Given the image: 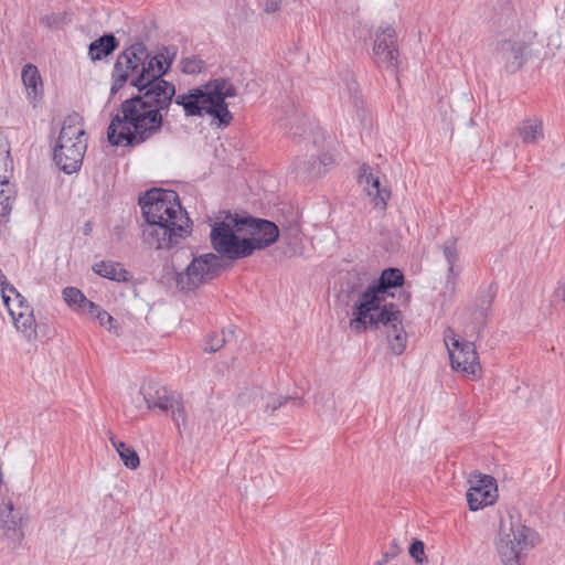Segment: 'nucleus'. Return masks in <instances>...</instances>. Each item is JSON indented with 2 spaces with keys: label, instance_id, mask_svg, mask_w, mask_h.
<instances>
[{
  "label": "nucleus",
  "instance_id": "obj_30",
  "mask_svg": "<svg viewBox=\"0 0 565 565\" xmlns=\"http://www.w3.org/2000/svg\"><path fill=\"white\" fill-rule=\"evenodd\" d=\"M227 342L225 330L212 333L204 345V351L214 353L218 351Z\"/></svg>",
  "mask_w": 565,
  "mask_h": 565
},
{
  "label": "nucleus",
  "instance_id": "obj_9",
  "mask_svg": "<svg viewBox=\"0 0 565 565\" xmlns=\"http://www.w3.org/2000/svg\"><path fill=\"white\" fill-rule=\"evenodd\" d=\"M2 300L17 330L29 341L35 339L36 323L34 312L26 299L17 290L15 287H10L3 288Z\"/></svg>",
  "mask_w": 565,
  "mask_h": 565
},
{
  "label": "nucleus",
  "instance_id": "obj_2",
  "mask_svg": "<svg viewBox=\"0 0 565 565\" xmlns=\"http://www.w3.org/2000/svg\"><path fill=\"white\" fill-rule=\"evenodd\" d=\"M404 284V275L398 268H386L379 279L359 294L352 310L350 328L362 333L367 329L383 330L390 350L401 355L407 343V335L402 323L401 311L393 303H383L392 288Z\"/></svg>",
  "mask_w": 565,
  "mask_h": 565
},
{
  "label": "nucleus",
  "instance_id": "obj_26",
  "mask_svg": "<svg viewBox=\"0 0 565 565\" xmlns=\"http://www.w3.org/2000/svg\"><path fill=\"white\" fill-rule=\"evenodd\" d=\"M14 189L10 182L6 185H0V215L9 216L14 201Z\"/></svg>",
  "mask_w": 565,
  "mask_h": 565
},
{
  "label": "nucleus",
  "instance_id": "obj_36",
  "mask_svg": "<svg viewBox=\"0 0 565 565\" xmlns=\"http://www.w3.org/2000/svg\"><path fill=\"white\" fill-rule=\"evenodd\" d=\"M282 0H264V10L267 13H274L280 9Z\"/></svg>",
  "mask_w": 565,
  "mask_h": 565
},
{
  "label": "nucleus",
  "instance_id": "obj_37",
  "mask_svg": "<svg viewBox=\"0 0 565 565\" xmlns=\"http://www.w3.org/2000/svg\"><path fill=\"white\" fill-rule=\"evenodd\" d=\"M316 162H318V166L326 171V168L333 163V158L330 154H322L320 157H317Z\"/></svg>",
  "mask_w": 565,
  "mask_h": 565
},
{
  "label": "nucleus",
  "instance_id": "obj_40",
  "mask_svg": "<svg viewBox=\"0 0 565 565\" xmlns=\"http://www.w3.org/2000/svg\"><path fill=\"white\" fill-rule=\"evenodd\" d=\"M10 287H13V286L8 282L6 275L0 269V288H1V291L3 290V288H10Z\"/></svg>",
  "mask_w": 565,
  "mask_h": 565
},
{
  "label": "nucleus",
  "instance_id": "obj_12",
  "mask_svg": "<svg viewBox=\"0 0 565 565\" xmlns=\"http://www.w3.org/2000/svg\"><path fill=\"white\" fill-rule=\"evenodd\" d=\"M243 221H246L243 228H248L250 234V237L243 238L250 247V255L254 250L266 248L277 241L279 230L275 223L250 216L243 217Z\"/></svg>",
  "mask_w": 565,
  "mask_h": 565
},
{
  "label": "nucleus",
  "instance_id": "obj_32",
  "mask_svg": "<svg viewBox=\"0 0 565 565\" xmlns=\"http://www.w3.org/2000/svg\"><path fill=\"white\" fill-rule=\"evenodd\" d=\"M494 297H495V291L493 290V288L491 286L488 287V289L482 292V295L480 296V299H479V308H480L481 315H483V316L487 315V312L491 308Z\"/></svg>",
  "mask_w": 565,
  "mask_h": 565
},
{
  "label": "nucleus",
  "instance_id": "obj_33",
  "mask_svg": "<svg viewBox=\"0 0 565 565\" xmlns=\"http://www.w3.org/2000/svg\"><path fill=\"white\" fill-rule=\"evenodd\" d=\"M64 20H65V15H63L61 13H52V14L41 18V22L50 29L60 28L64 23Z\"/></svg>",
  "mask_w": 565,
  "mask_h": 565
},
{
  "label": "nucleus",
  "instance_id": "obj_13",
  "mask_svg": "<svg viewBox=\"0 0 565 565\" xmlns=\"http://www.w3.org/2000/svg\"><path fill=\"white\" fill-rule=\"evenodd\" d=\"M470 488L467 491V502L471 511H478L495 502L497 482L488 475H478L470 480Z\"/></svg>",
  "mask_w": 565,
  "mask_h": 565
},
{
  "label": "nucleus",
  "instance_id": "obj_3",
  "mask_svg": "<svg viewBox=\"0 0 565 565\" xmlns=\"http://www.w3.org/2000/svg\"><path fill=\"white\" fill-rule=\"evenodd\" d=\"M145 223L141 241L148 248L168 250L190 233V218L181 206L175 191L151 189L140 199Z\"/></svg>",
  "mask_w": 565,
  "mask_h": 565
},
{
  "label": "nucleus",
  "instance_id": "obj_31",
  "mask_svg": "<svg viewBox=\"0 0 565 565\" xmlns=\"http://www.w3.org/2000/svg\"><path fill=\"white\" fill-rule=\"evenodd\" d=\"M169 412L171 413L172 419L174 420L178 427H181V425H185L186 411L180 398H175L173 401L172 406L169 407Z\"/></svg>",
  "mask_w": 565,
  "mask_h": 565
},
{
  "label": "nucleus",
  "instance_id": "obj_25",
  "mask_svg": "<svg viewBox=\"0 0 565 565\" xmlns=\"http://www.w3.org/2000/svg\"><path fill=\"white\" fill-rule=\"evenodd\" d=\"M317 157H310L309 160L306 159H297L295 162V169L308 177L319 178L324 173V170L318 166L316 162Z\"/></svg>",
  "mask_w": 565,
  "mask_h": 565
},
{
  "label": "nucleus",
  "instance_id": "obj_11",
  "mask_svg": "<svg viewBox=\"0 0 565 565\" xmlns=\"http://www.w3.org/2000/svg\"><path fill=\"white\" fill-rule=\"evenodd\" d=\"M374 61L379 66L396 71L398 67V46L396 31L391 25H381L375 33L373 45Z\"/></svg>",
  "mask_w": 565,
  "mask_h": 565
},
{
  "label": "nucleus",
  "instance_id": "obj_24",
  "mask_svg": "<svg viewBox=\"0 0 565 565\" xmlns=\"http://www.w3.org/2000/svg\"><path fill=\"white\" fill-rule=\"evenodd\" d=\"M110 441L127 468L135 470L139 467L140 459L132 447L126 445L124 441L116 440L114 437H110Z\"/></svg>",
  "mask_w": 565,
  "mask_h": 565
},
{
  "label": "nucleus",
  "instance_id": "obj_16",
  "mask_svg": "<svg viewBox=\"0 0 565 565\" xmlns=\"http://www.w3.org/2000/svg\"><path fill=\"white\" fill-rule=\"evenodd\" d=\"M142 394L148 409L157 408L166 414L169 413V407L177 398L172 392L159 384H150Z\"/></svg>",
  "mask_w": 565,
  "mask_h": 565
},
{
  "label": "nucleus",
  "instance_id": "obj_22",
  "mask_svg": "<svg viewBox=\"0 0 565 565\" xmlns=\"http://www.w3.org/2000/svg\"><path fill=\"white\" fill-rule=\"evenodd\" d=\"M13 174V160L10 153V146L7 138L0 131V185L10 182Z\"/></svg>",
  "mask_w": 565,
  "mask_h": 565
},
{
  "label": "nucleus",
  "instance_id": "obj_39",
  "mask_svg": "<svg viewBox=\"0 0 565 565\" xmlns=\"http://www.w3.org/2000/svg\"><path fill=\"white\" fill-rule=\"evenodd\" d=\"M556 295L565 302V277L558 281Z\"/></svg>",
  "mask_w": 565,
  "mask_h": 565
},
{
  "label": "nucleus",
  "instance_id": "obj_6",
  "mask_svg": "<svg viewBox=\"0 0 565 565\" xmlns=\"http://www.w3.org/2000/svg\"><path fill=\"white\" fill-rule=\"evenodd\" d=\"M245 222L237 214L226 213L223 220L213 223L210 239L218 256L232 260L250 256L249 245L237 235L243 230Z\"/></svg>",
  "mask_w": 565,
  "mask_h": 565
},
{
  "label": "nucleus",
  "instance_id": "obj_27",
  "mask_svg": "<svg viewBox=\"0 0 565 565\" xmlns=\"http://www.w3.org/2000/svg\"><path fill=\"white\" fill-rule=\"evenodd\" d=\"M289 401H292L297 406L301 405V401L297 398L274 396L271 394L260 395L262 406L266 412H274Z\"/></svg>",
  "mask_w": 565,
  "mask_h": 565
},
{
  "label": "nucleus",
  "instance_id": "obj_15",
  "mask_svg": "<svg viewBox=\"0 0 565 565\" xmlns=\"http://www.w3.org/2000/svg\"><path fill=\"white\" fill-rule=\"evenodd\" d=\"M360 183L364 185L366 194L372 199L375 207L384 211L387 206V200L391 195L390 191L385 188H381L379 177H375L371 168L363 164L360 170Z\"/></svg>",
  "mask_w": 565,
  "mask_h": 565
},
{
  "label": "nucleus",
  "instance_id": "obj_23",
  "mask_svg": "<svg viewBox=\"0 0 565 565\" xmlns=\"http://www.w3.org/2000/svg\"><path fill=\"white\" fill-rule=\"evenodd\" d=\"M64 301L75 310L86 313L88 309L96 310V303L86 299L84 294L75 287H66L62 291Z\"/></svg>",
  "mask_w": 565,
  "mask_h": 565
},
{
  "label": "nucleus",
  "instance_id": "obj_5",
  "mask_svg": "<svg viewBox=\"0 0 565 565\" xmlns=\"http://www.w3.org/2000/svg\"><path fill=\"white\" fill-rule=\"evenodd\" d=\"M87 149V137L77 115L67 116L53 149L55 164L65 173L79 170Z\"/></svg>",
  "mask_w": 565,
  "mask_h": 565
},
{
  "label": "nucleus",
  "instance_id": "obj_28",
  "mask_svg": "<svg viewBox=\"0 0 565 565\" xmlns=\"http://www.w3.org/2000/svg\"><path fill=\"white\" fill-rule=\"evenodd\" d=\"M205 63L196 56H186L180 60V70L186 75H195L202 72Z\"/></svg>",
  "mask_w": 565,
  "mask_h": 565
},
{
  "label": "nucleus",
  "instance_id": "obj_38",
  "mask_svg": "<svg viewBox=\"0 0 565 565\" xmlns=\"http://www.w3.org/2000/svg\"><path fill=\"white\" fill-rule=\"evenodd\" d=\"M298 120V116L291 118L290 120L286 121L285 124H281L282 126L285 127H288L289 126V129L290 131L294 134V135H301L303 130H301L299 127H297L295 130H294V124Z\"/></svg>",
  "mask_w": 565,
  "mask_h": 565
},
{
  "label": "nucleus",
  "instance_id": "obj_21",
  "mask_svg": "<svg viewBox=\"0 0 565 565\" xmlns=\"http://www.w3.org/2000/svg\"><path fill=\"white\" fill-rule=\"evenodd\" d=\"M22 82L29 99L35 98L42 88V78L33 64H25L22 68Z\"/></svg>",
  "mask_w": 565,
  "mask_h": 565
},
{
  "label": "nucleus",
  "instance_id": "obj_8",
  "mask_svg": "<svg viewBox=\"0 0 565 565\" xmlns=\"http://www.w3.org/2000/svg\"><path fill=\"white\" fill-rule=\"evenodd\" d=\"M444 337L452 369L461 371L472 380L478 379L481 366L475 343L456 338L451 328H447Z\"/></svg>",
  "mask_w": 565,
  "mask_h": 565
},
{
  "label": "nucleus",
  "instance_id": "obj_1",
  "mask_svg": "<svg viewBox=\"0 0 565 565\" xmlns=\"http://www.w3.org/2000/svg\"><path fill=\"white\" fill-rule=\"evenodd\" d=\"M178 47L162 46L151 55L142 42L126 47L116 58L111 72L110 94L116 95L126 83L139 92L126 99L107 129V138L113 146L135 147L160 132L163 111L172 100L182 106L186 117L211 116L218 127H227L233 116L225 102L237 95L234 84L225 78H215L186 93L175 95V86L163 79L174 62Z\"/></svg>",
  "mask_w": 565,
  "mask_h": 565
},
{
  "label": "nucleus",
  "instance_id": "obj_18",
  "mask_svg": "<svg viewBox=\"0 0 565 565\" xmlns=\"http://www.w3.org/2000/svg\"><path fill=\"white\" fill-rule=\"evenodd\" d=\"M93 270L95 274L100 277L117 281V282H128L132 279V275L125 269V267L120 263L116 262H100L93 266Z\"/></svg>",
  "mask_w": 565,
  "mask_h": 565
},
{
  "label": "nucleus",
  "instance_id": "obj_14",
  "mask_svg": "<svg viewBox=\"0 0 565 565\" xmlns=\"http://www.w3.org/2000/svg\"><path fill=\"white\" fill-rule=\"evenodd\" d=\"M22 518V511L14 509L11 500L2 501L0 504V530L13 547L20 545L24 536L21 529Z\"/></svg>",
  "mask_w": 565,
  "mask_h": 565
},
{
  "label": "nucleus",
  "instance_id": "obj_34",
  "mask_svg": "<svg viewBox=\"0 0 565 565\" xmlns=\"http://www.w3.org/2000/svg\"><path fill=\"white\" fill-rule=\"evenodd\" d=\"M425 545L422 541L415 540L409 546V555L416 563H422L424 557Z\"/></svg>",
  "mask_w": 565,
  "mask_h": 565
},
{
  "label": "nucleus",
  "instance_id": "obj_19",
  "mask_svg": "<svg viewBox=\"0 0 565 565\" xmlns=\"http://www.w3.org/2000/svg\"><path fill=\"white\" fill-rule=\"evenodd\" d=\"M118 47V41L114 34L108 33L93 41L88 46V55L92 61H100L110 55Z\"/></svg>",
  "mask_w": 565,
  "mask_h": 565
},
{
  "label": "nucleus",
  "instance_id": "obj_7",
  "mask_svg": "<svg viewBox=\"0 0 565 565\" xmlns=\"http://www.w3.org/2000/svg\"><path fill=\"white\" fill-rule=\"evenodd\" d=\"M223 269L221 256L207 253L193 257L183 271L177 274L175 282L180 290L192 291L216 278Z\"/></svg>",
  "mask_w": 565,
  "mask_h": 565
},
{
  "label": "nucleus",
  "instance_id": "obj_10",
  "mask_svg": "<svg viewBox=\"0 0 565 565\" xmlns=\"http://www.w3.org/2000/svg\"><path fill=\"white\" fill-rule=\"evenodd\" d=\"M490 52L507 73L513 74L524 65L529 45L522 40H497L490 44Z\"/></svg>",
  "mask_w": 565,
  "mask_h": 565
},
{
  "label": "nucleus",
  "instance_id": "obj_35",
  "mask_svg": "<svg viewBox=\"0 0 565 565\" xmlns=\"http://www.w3.org/2000/svg\"><path fill=\"white\" fill-rule=\"evenodd\" d=\"M398 545L395 542H393L388 551H386L383 554L382 558L377 561V565H386L390 562V559L394 558L398 554Z\"/></svg>",
  "mask_w": 565,
  "mask_h": 565
},
{
  "label": "nucleus",
  "instance_id": "obj_17",
  "mask_svg": "<svg viewBox=\"0 0 565 565\" xmlns=\"http://www.w3.org/2000/svg\"><path fill=\"white\" fill-rule=\"evenodd\" d=\"M440 249L447 262V282L455 284V280L461 273V266L459 264L460 250L458 247V238L455 236L448 237L441 245Z\"/></svg>",
  "mask_w": 565,
  "mask_h": 565
},
{
  "label": "nucleus",
  "instance_id": "obj_29",
  "mask_svg": "<svg viewBox=\"0 0 565 565\" xmlns=\"http://www.w3.org/2000/svg\"><path fill=\"white\" fill-rule=\"evenodd\" d=\"M87 315L95 318L99 324L107 330L111 331L116 329V320L105 310H103L99 306L96 305V310L88 309L86 311Z\"/></svg>",
  "mask_w": 565,
  "mask_h": 565
},
{
  "label": "nucleus",
  "instance_id": "obj_20",
  "mask_svg": "<svg viewBox=\"0 0 565 565\" xmlns=\"http://www.w3.org/2000/svg\"><path fill=\"white\" fill-rule=\"evenodd\" d=\"M518 131L524 143H536L544 138L543 122L539 118L523 120Z\"/></svg>",
  "mask_w": 565,
  "mask_h": 565
},
{
  "label": "nucleus",
  "instance_id": "obj_4",
  "mask_svg": "<svg viewBox=\"0 0 565 565\" xmlns=\"http://www.w3.org/2000/svg\"><path fill=\"white\" fill-rule=\"evenodd\" d=\"M532 530L510 511L500 514L495 550L502 565H524L533 547Z\"/></svg>",
  "mask_w": 565,
  "mask_h": 565
}]
</instances>
